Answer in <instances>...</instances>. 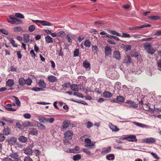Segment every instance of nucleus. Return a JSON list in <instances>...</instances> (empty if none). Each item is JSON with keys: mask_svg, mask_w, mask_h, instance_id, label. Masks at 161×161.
<instances>
[{"mask_svg": "<svg viewBox=\"0 0 161 161\" xmlns=\"http://www.w3.org/2000/svg\"><path fill=\"white\" fill-rule=\"evenodd\" d=\"M70 88L73 91L77 92L79 90L78 86L77 85L75 84H72L71 85Z\"/></svg>", "mask_w": 161, "mask_h": 161, "instance_id": "nucleus-20", "label": "nucleus"}, {"mask_svg": "<svg viewBox=\"0 0 161 161\" xmlns=\"http://www.w3.org/2000/svg\"><path fill=\"white\" fill-rule=\"evenodd\" d=\"M141 29L140 28V26H136L134 27H129V30H137V29Z\"/></svg>", "mask_w": 161, "mask_h": 161, "instance_id": "nucleus-55", "label": "nucleus"}, {"mask_svg": "<svg viewBox=\"0 0 161 161\" xmlns=\"http://www.w3.org/2000/svg\"><path fill=\"white\" fill-rule=\"evenodd\" d=\"M123 140H127L128 141L131 142H136L137 139L136 138V136L134 135H130L126 136L125 137L123 138Z\"/></svg>", "mask_w": 161, "mask_h": 161, "instance_id": "nucleus-5", "label": "nucleus"}, {"mask_svg": "<svg viewBox=\"0 0 161 161\" xmlns=\"http://www.w3.org/2000/svg\"><path fill=\"white\" fill-rule=\"evenodd\" d=\"M64 151L65 152H67L68 153H75V152H74V149H70L69 148H67V149H64Z\"/></svg>", "mask_w": 161, "mask_h": 161, "instance_id": "nucleus-50", "label": "nucleus"}, {"mask_svg": "<svg viewBox=\"0 0 161 161\" xmlns=\"http://www.w3.org/2000/svg\"><path fill=\"white\" fill-rule=\"evenodd\" d=\"M156 140L153 138H149L146 139V142L148 144L153 143L155 142Z\"/></svg>", "mask_w": 161, "mask_h": 161, "instance_id": "nucleus-21", "label": "nucleus"}, {"mask_svg": "<svg viewBox=\"0 0 161 161\" xmlns=\"http://www.w3.org/2000/svg\"><path fill=\"white\" fill-rule=\"evenodd\" d=\"M18 153H10L9 155V156L15 159H17L18 158Z\"/></svg>", "mask_w": 161, "mask_h": 161, "instance_id": "nucleus-23", "label": "nucleus"}, {"mask_svg": "<svg viewBox=\"0 0 161 161\" xmlns=\"http://www.w3.org/2000/svg\"><path fill=\"white\" fill-rule=\"evenodd\" d=\"M73 132L72 130H67L65 132L64 143L65 145L69 144V141L71 140L73 137Z\"/></svg>", "mask_w": 161, "mask_h": 161, "instance_id": "nucleus-2", "label": "nucleus"}, {"mask_svg": "<svg viewBox=\"0 0 161 161\" xmlns=\"http://www.w3.org/2000/svg\"><path fill=\"white\" fill-rule=\"evenodd\" d=\"M114 57L116 59L119 60L120 59V53L119 51H116L114 52Z\"/></svg>", "mask_w": 161, "mask_h": 161, "instance_id": "nucleus-14", "label": "nucleus"}, {"mask_svg": "<svg viewBox=\"0 0 161 161\" xmlns=\"http://www.w3.org/2000/svg\"><path fill=\"white\" fill-rule=\"evenodd\" d=\"M35 29V26L33 25H31L28 28L29 31L30 32H32Z\"/></svg>", "mask_w": 161, "mask_h": 161, "instance_id": "nucleus-45", "label": "nucleus"}, {"mask_svg": "<svg viewBox=\"0 0 161 161\" xmlns=\"http://www.w3.org/2000/svg\"><path fill=\"white\" fill-rule=\"evenodd\" d=\"M157 63L158 67L159 68L161 69V59H159L158 60ZM158 69L161 70V69Z\"/></svg>", "mask_w": 161, "mask_h": 161, "instance_id": "nucleus-63", "label": "nucleus"}, {"mask_svg": "<svg viewBox=\"0 0 161 161\" xmlns=\"http://www.w3.org/2000/svg\"><path fill=\"white\" fill-rule=\"evenodd\" d=\"M104 97L106 98H109L113 96V94L110 92L107 91H105L103 93Z\"/></svg>", "mask_w": 161, "mask_h": 161, "instance_id": "nucleus-15", "label": "nucleus"}, {"mask_svg": "<svg viewBox=\"0 0 161 161\" xmlns=\"http://www.w3.org/2000/svg\"><path fill=\"white\" fill-rule=\"evenodd\" d=\"M3 161H13V160L8 157H7L3 158Z\"/></svg>", "mask_w": 161, "mask_h": 161, "instance_id": "nucleus-60", "label": "nucleus"}, {"mask_svg": "<svg viewBox=\"0 0 161 161\" xmlns=\"http://www.w3.org/2000/svg\"><path fill=\"white\" fill-rule=\"evenodd\" d=\"M84 45L85 47H90L91 45V42L89 40H87L85 42Z\"/></svg>", "mask_w": 161, "mask_h": 161, "instance_id": "nucleus-37", "label": "nucleus"}, {"mask_svg": "<svg viewBox=\"0 0 161 161\" xmlns=\"http://www.w3.org/2000/svg\"><path fill=\"white\" fill-rule=\"evenodd\" d=\"M85 142L87 144L84 145V147H86V148H83L82 149V151L88 155H91V153L89 149H94L95 148V142H92L91 140L89 138L85 139Z\"/></svg>", "mask_w": 161, "mask_h": 161, "instance_id": "nucleus-1", "label": "nucleus"}, {"mask_svg": "<svg viewBox=\"0 0 161 161\" xmlns=\"http://www.w3.org/2000/svg\"><path fill=\"white\" fill-rule=\"evenodd\" d=\"M65 38L69 43L71 44L72 42V39L74 38V37H72V36L70 34H67L65 36Z\"/></svg>", "mask_w": 161, "mask_h": 161, "instance_id": "nucleus-18", "label": "nucleus"}, {"mask_svg": "<svg viewBox=\"0 0 161 161\" xmlns=\"http://www.w3.org/2000/svg\"><path fill=\"white\" fill-rule=\"evenodd\" d=\"M106 36L107 37L109 38H113L114 39H115V40H117V41H119V38L118 37H117L116 36H113V35L109 36V35H106Z\"/></svg>", "mask_w": 161, "mask_h": 161, "instance_id": "nucleus-47", "label": "nucleus"}, {"mask_svg": "<svg viewBox=\"0 0 161 161\" xmlns=\"http://www.w3.org/2000/svg\"><path fill=\"white\" fill-rule=\"evenodd\" d=\"M131 46L130 45H127L125 46L124 48L126 51H128L129 50H131Z\"/></svg>", "mask_w": 161, "mask_h": 161, "instance_id": "nucleus-49", "label": "nucleus"}, {"mask_svg": "<svg viewBox=\"0 0 161 161\" xmlns=\"http://www.w3.org/2000/svg\"><path fill=\"white\" fill-rule=\"evenodd\" d=\"M25 84L28 85H30L32 82V80L29 78L25 80Z\"/></svg>", "mask_w": 161, "mask_h": 161, "instance_id": "nucleus-53", "label": "nucleus"}, {"mask_svg": "<svg viewBox=\"0 0 161 161\" xmlns=\"http://www.w3.org/2000/svg\"><path fill=\"white\" fill-rule=\"evenodd\" d=\"M104 51L106 55L108 56L111 54V48L108 46H106L105 48Z\"/></svg>", "mask_w": 161, "mask_h": 161, "instance_id": "nucleus-13", "label": "nucleus"}, {"mask_svg": "<svg viewBox=\"0 0 161 161\" xmlns=\"http://www.w3.org/2000/svg\"><path fill=\"white\" fill-rule=\"evenodd\" d=\"M81 158V156L80 154H77L74 155L73 157V159L74 161L78 160L80 159Z\"/></svg>", "mask_w": 161, "mask_h": 161, "instance_id": "nucleus-36", "label": "nucleus"}, {"mask_svg": "<svg viewBox=\"0 0 161 161\" xmlns=\"http://www.w3.org/2000/svg\"><path fill=\"white\" fill-rule=\"evenodd\" d=\"M38 85L41 87L45 88L46 87V85L43 81H40L38 83Z\"/></svg>", "mask_w": 161, "mask_h": 161, "instance_id": "nucleus-38", "label": "nucleus"}, {"mask_svg": "<svg viewBox=\"0 0 161 161\" xmlns=\"http://www.w3.org/2000/svg\"><path fill=\"white\" fill-rule=\"evenodd\" d=\"M86 125L87 128H89L93 126V124L91 122L88 121L86 123Z\"/></svg>", "mask_w": 161, "mask_h": 161, "instance_id": "nucleus-57", "label": "nucleus"}, {"mask_svg": "<svg viewBox=\"0 0 161 161\" xmlns=\"http://www.w3.org/2000/svg\"><path fill=\"white\" fill-rule=\"evenodd\" d=\"M9 40L12 45L14 47H18L17 45L15 43V41L12 37H9Z\"/></svg>", "mask_w": 161, "mask_h": 161, "instance_id": "nucleus-30", "label": "nucleus"}, {"mask_svg": "<svg viewBox=\"0 0 161 161\" xmlns=\"http://www.w3.org/2000/svg\"><path fill=\"white\" fill-rule=\"evenodd\" d=\"M111 150V147H108L107 148L104 147L103 148L102 151L101 152V154L102 155H105L108 153H110Z\"/></svg>", "mask_w": 161, "mask_h": 161, "instance_id": "nucleus-8", "label": "nucleus"}, {"mask_svg": "<svg viewBox=\"0 0 161 161\" xmlns=\"http://www.w3.org/2000/svg\"><path fill=\"white\" fill-rule=\"evenodd\" d=\"M29 133L30 134L33 136H37L38 134V131L36 129L33 128L30 129Z\"/></svg>", "mask_w": 161, "mask_h": 161, "instance_id": "nucleus-12", "label": "nucleus"}, {"mask_svg": "<svg viewBox=\"0 0 161 161\" xmlns=\"http://www.w3.org/2000/svg\"><path fill=\"white\" fill-rule=\"evenodd\" d=\"M39 121L41 122L45 123L48 122V119L44 117H42L39 119Z\"/></svg>", "mask_w": 161, "mask_h": 161, "instance_id": "nucleus-42", "label": "nucleus"}, {"mask_svg": "<svg viewBox=\"0 0 161 161\" xmlns=\"http://www.w3.org/2000/svg\"><path fill=\"white\" fill-rule=\"evenodd\" d=\"M5 137L3 134L0 133V142H3L5 139Z\"/></svg>", "mask_w": 161, "mask_h": 161, "instance_id": "nucleus-56", "label": "nucleus"}, {"mask_svg": "<svg viewBox=\"0 0 161 161\" xmlns=\"http://www.w3.org/2000/svg\"><path fill=\"white\" fill-rule=\"evenodd\" d=\"M11 132V128H8L7 126L6 128H4L3 130V132L4 134L6 136L10 135Z\"/></svg>", "mask_w": 161, "mask_h": 161, "instance_id": "nucleus-10", "label": "nucleus"}, {"mask_svg": "<svg viewBox=\"0 0 161 161\" xmlns=\"http://www.w3.org/2000/svg\"><path fill=\"white\" fill-rule=\"evenodd\" d=\"M19 83L21 86H24L25 84V80L22 77L20 78L19 79Z\"/></svg>", "mask_w": 161, "mask_h": 161, "instance_id": "nucleus-27", "label": "nucleus"}, {"mask_svg": "<svg viewBox=\"0 0 161 161\" xmlns=\"http://www.w3.org/2000/svg\"><path fill=\"white\" fill-rule=\"evenodd\" d=\"M92 49L94 53H97L98 51L97 47L96 46H92Z\"/></svg>", "mask_w": 161, "mask_h": 161, "instance_id": "nucleus-44", "label": "nucleus"}, {"mask_svg": "<svg viewBox=\"0 0 161 161\" xmlns=\"http://www.w3.org/2000/svg\"><path fill=\"white\" fill-rule=\"evenodd\" d=\"M17 138L14 137H11L8 139V142L10 144L13 145L16 142Z\"/></svg>", "mask_w": 161, "mask_h": 161, "instance_id": "nucleus-9", "label": "nucleus"}, {"mask_svg": "<svg viewBox=\"0 0 161 161\" xmlns=\"http://www.w3.org/2000/svg\"><path fill=\"white\" fill-rule=\"evenodd\" d=\"M37 126L41 130H44L45 129V126L43 125L42 124L40 123H37Z\"/></svg>", "mask_w": 161, "mask_h": 161, "instance_id": "nucleus-41", "label": "nucleus"}, {"mask_svg": "<svg viewBox=\"0 0 161 161\" xmlns=\"http://www.w3.org/2000/svg\"><path fill=\"white\" fill-rule=\"evenodd\" d=\"M2 119L3 120L5 121L9 122L11 123H12L14 122L13 120L9 119V118H7L3 117Z\"/></svg>", "mask_w": 161, "mask_h": 161, "instance_id": "nucleus-46", "label": "nucleus"}, {"mask_svg": "<svg viewBox=\"0 0 161 161\" xmlns=\"http://www.w3.org/2000/svg\"><path fill=\"white\" fill-rule=\"evenodd\" d=\"M124 63L129 64L131 62V58L129 56H127L125 57L124 60Z\"/></svg>", "mask_w": 161, "mask_h": 161, "instance_id": "nucleus-22", "label": "nucleus"}, {"mask_svg": "<svg viewBox=\"0 0 161 161\" xmlns=\"http://www.w3.org/2000/svg\"><path fill=\"white\" fill-rule=\"evenodd\" d=\"M31 123L29 121L24 122L22 124L23 126L24 127H27L30 125Z\"/></svg>", "mask_w": 161, "mask_h": 161, "instance_id": "nucleus-48", "label": "nucleus"}, {"mask_svg": "<svg viewBox=\"0 0 161 161\" xmlns=\"http://www.w3.org/2000/svg\"><path fill=\"white\" fill-rule=\"evenodd\" d=\"M7 85L9 87H12L14 85L13 80L12 79H9L6 82Z\"/></svg>", "mask_w": 161, "mask_h": 161, "instance_id": "nucleus-29", "label": "nucleus"}, {"mask_svg": "<svg viewBox=\"0 0 161 161\" xmlns=\"http://www.w3.org/2000/svg\"><path fill=\"white\" fill-rule=\"evenodd\" d=\"M133 123L135 125L142 128H146L147 127V125L145 124L140 123L136 122H133Z\"/></svg>", "mask_w": 161, "mask_h": 161, "instance_id": "nucleus-19", "label": "nucleus"}, {"mask_svg": "<svg viewBox=\"0 0 161 161\" xmlns=\"http://www.w3.org/2000/svg\"><path fill=\"white\" fill-rule=\"evenodd\" d=\"M24 153L28 155L31 154L33 152L32 150L29 147H27L24 150Z\"/></svg>", "mask_w": 161, "mask_h": 161, "instance_id": "nucleus-16", "label": "nucleus"}, {"mask_svg": "<svg viewBox=\"0 0 161 161\" xmlns=\"http://www.w3.org/2000/svg\"><path fill=\"white\" fill-rule=\"evenodd\" d=\"M48 79L49 81L52 82H54L56 80V77L53 75L48 76Z\"/></svg>", "mask_w": 161, "mask_h": 161, "instance_id": "nucleus-34", "label": "nucleus"}, {"mask_svg": "<svg viewBox=\"0 0 161 161\" xmlns=\"http://www.w3.org/2000/svg\"><path fill=\"white\" fill-rule=\"evenodd\" d=\"M63 89L65 90L66 88H69L71 86V84L69 82L65 83L64 85H62Z\"/></svg>", "mask_w": 161, "mask_h": 161, "instance_id": "nucleus-32", "label": "nucleus"}, {"mask_svg": "<svg viewBox=\"0 0 161 161\" xmlns=\"http://www.w3.org/2000/svg\"><path fill=\"white\" fill-rule=\"evenodd\" d=\"M40 24L43 26H49L52 25L51 23L44 20H41Z\"/></svg>", "mask_w": 161, "mask_h": 161, "instance_id": "nucleus-26", "label": "nucleus"}, {"mask_svg": "<svg viewBox=\"0 0 161 161\" xmlns=\"http://www.w3.org/2000/svg\"><path fill=\"white\" fill-rule=\"evenodd\" d=\"M116 100L118 102L122 103L124 102L125 100V98L122 96H119L117 97Z\"/></svg>", "mask_w": 161, "mask_h": 161, "instance_id": "nucleus-33", "label": "nucleus"}, {"mask_svg": "<svg viewBox=\"0 0 161 161\" xmlns=\"http://www.w3.org/2000/svg\"><path fill=\"white\" fill-rule=\"evenodd\" d=\"M9 19H7L8 22L12 24H20L22 23V21L16 17H14V16L10 15L9 16Z\"/></svg>", "mask_w": 161, "mask_h": 161, "instance_id": "nucleus-3", "label": "nucleus"}, {"mask_svg": "<svg viewBox=\"0 0 161 161\" xmlns=\"http://www.w3.org/2000/svg\"><path fill=\"white\" fill-rule=\"evenodd\" d=\"M15 16L16 17L21 19H23L24 18V15L20 13H15Z\"/></svg>", "mask_w": 161, "mask_h": 161, "instance_id": "nucleus-39", "label": "nucleus"}, {"mask_svg": "<svg viewBox=\"0 0 161 161\" xmlns=\"http://www.w3.org/2000/svg\"><path fill=\"white\" fill-rule=\"evenodd\" d=\"M45 39L46 42L48 43L52 42L53 41V39L49 36H46Z\"/></svg>", "mask_w": 161, "mask_h": 161, "instance_id": "nucleus-24", "label": "nucleus"}, {"mask_svg": "<svg viewBox=\"0 0 161 161\" xmlns=\"http://www.w3.org/2000/svg\"><path fill=\"white\" fill-rule=\"evenodd\" d=\"M106 158L109 160H113L114 159V155L112 154H109L106 156Z\"/></svg>", "mask_w": 161, "mask_h": 161, "instance_id": "nucleus-31", "label": "nucleus"}, {"mask_svg": "<svg viewBox=\"0 0 161 161\" xmlns=\"http://www.w3.org/2000/svg\"><path fill=\"white\" fill-rule=\"evenodd\" d=\"M19 140L22 143H26L27 142L28 139L24 136H21L19 137Z\"/></svg>", "mask_w": 161, "mask_h": 161, "instance_id": "nucleus-17", "label": "nucleus"}, {"mask_svg": "<svg viewBox=\"0 0 161 161\" xmlns=\"http://www.w3.org/2000/svg\"><path fill=\"white\" fill-rule=\"evenodd\" d=\"M125 103L128 104L127 106L130 108L132 107L134 108H136L138 106V104H136L135 102L131 101H127Z\"/></svg>", "mask_w": 161, "mask_h": 161, "instance_id": "nucleus-7", "label": "nucleus"}, {"mask_svg": "<svg viewBox=\"0 0 161 161\" xmlns=\"http://www.w3.org/2000/svg\"><path fill=\"white\" fill-rule=\"evenodd\" d=\"M0 32L6 35H8V32L3 29H0Z\"/></svg>", "mask_w": 161, "mask_h": 161, "instance_id": "nucleus-62", "label": "nucleus"}, {"mask_svg": "<svg viewBox=\"0 0 161 161\" xmlns=\"http://www.w3.org/2000/svg\"><path fill=\"white\" fill-rule=\"evenodd\" d=\"M32 91H40L43 90V89L42 88H38V87H34L32 89Z\"/></svg>", "mask_w": 161, "mask_h": 161, "instance_id": "nucleus-58", "label": "nucleus"}, {"mask_svg": "<svg viewBox=\"0 0 161 161\" xmlns=\"http://www.w3.org/2000/svg\"><path fill=\"white\" fill-rule=\"evenodd\" d=\"M141 36H143V35H142L139 34H136L134 35H133L132 36L134 37V38L137 39V38H141Z\"/></svg>", "mask_w": 161, "mask_h": 161, "instance_id": "nucleus-59", "label": "nucleus"}, {"mask_svg": "<svg viewBox=\"0 0 161 161\" xmlns=\"http://www.w3.org/2000/svg\"><path fill=\"white\" fill-rule=\"evenodd\" d=\"M23 117L25 119H30L31 117V115L29 113H26L24 114Z\"/></svg>", "mask_w": 161, "mask_h": 161, "instance_id": "nucleus-54", "label": "nucleus"}, {"mask_svg": "<svg viewBox=\"0 0 161 161\" xmlns=\"http://www.w3.org/2000/svg\"><path fill=\"white\" fill-rule=\"evenodd\" d=\"M144 48L145 50L149 53L152 54L155 52V50L152 48L150 43L146 42L144 44Z\"/></svg>", "mask_w": 161, "mask_h": 161, "instance_id": "nucleus-4", "label": "nucleus"}, {"mask_svg": "<svg viewBox=\"0 0 161 161\" xmlns=\"http://www.w3.org/2000/svg\"><path fill=\"white\" fill-rule=\"evenodd\" d=\"M148 19L154 20H157L160 19V17L158 16H152L148 17Z\"/></svg>", "mask_w": 161, "mask_h": 161, "instance_id": "nucleus-28", "label": "nucleus"}, {"mask_svg": "<svg viewBox=\"0 0 161 161\" xmlns=\"http://www.w3.org/2000/svg\"><path fill=\"white\" fill-rule=\"evenodd\" d=\"M16 104L14 103H13L12 104H8L5 107V109L9 111H15L16 110V109L13 108L11 107L12 106H15Z\"/></svg>", "mask_w": 161, "mask_h": 161, "instance_id": "nucleus-6", "label": "nucleus"}, {"mask_svg": "<svg viewBox=\"0 0 161 161\" xmlns=\"http://www.w3.org/2000/svg\"><path fill=\"white\" fill-rule=\"evenodd\" d=\"M70 121L68 120H65L64 121L62 124V127L63 129H66L67 128L70 124Z\"/></svg>", "mask_w": 161, "mask_h": 161, "instance_id": "nucleus-11", "label": "nucleus"}, {"mask_svg": "<svg viewBox=\"0 0 161 161\" xmlns=\"http://www.w3.org/2000/svg\"><path fill=\"white\" fill-rule=\"evenodd\" d=\"M131 37L130 34L126 33H123L122 37L125 38H130Z\"/></svg>", "mask_w": 161, "mask_h": 161, "instance_id": "nucleus-52", "label": "nucleus"}, {"mask_svg": "<svg viewBox=\"0 0 161 161\" xmlns=\"http://www.w3.org/2000/svg\"><path fill=\"white\" fill-rule=\"evenodd\" d=\"M24 161H33L32 159L30 158V157L29 156L26 157L25 158L24 160Z\"/></svg>", "mask_w": 161, "mask_h": 161, "instance_id": "nucleus-64", "label": "nucleus"}, {"mask_svg": "<svg viewBox=\"0 0 161 161\" xmlns=\"http://www.w3.org/2000/svg\"><path fill=\"white\" fill-rule=\"evenodd\" d=\"M13 97L14 98L15 100V102L16 104L18 106L20 107L21 105V103L20 101L18 99V98L15 96H14Z\"/></svg>", "mask_w": 161, "mask_h": 161, "instance_id": "nucleus-40", "label": "nucleus"}, {"mask_svg": "<svg viewBox=\"0 0 161 161\" xmlns=\"http://www.w3.org/2000/svg\"><path fill=\"white\" fill-rule=\"evenodd\" d=\"M13 31L15 32L20 31H22V29L21 27L18 26L14 27Z\"/></svg>", "mask_w": 161, "mask_h": 161, "instance_id": "nucleus-43", "label": "nucleus"}, {"mask_svg": "<svg viewBox=\"0 0 161 161\" xmlns=\"http://www.w3.org/2000/svg\"><path fill=\"white\" fill-rule=\"evenodd\" d=\"M83 66L86 68H87L89 67L90 66V64L87 60H85L83 62Z\"/></svg>", "mask_w": 161, "mask_h": 161, "instance_id": "nucleus-35", "label": "nucleus"}, {"mask_svg": "<svg viewBox=\"0 0 161 161\" xmlns=\"http://www.w3.org/2000/svg\"><path fill=\"white\" fill-rule=\"evenodd\" d=\"M30 36L28 34H26L24 35L23 41L25 43H27L30 41Z\"/></svg>", "mask_w": 161, "mask_h": 161, "instance_id": "nucleus-25", "label": "nucleus"}, {"mask_svg": "<svg viewBox=\"0 0 161 161\" xmlns=\"http://www.w3.org/2000/svg\"><path fill=\"white\" fill-rule=\"evenodd\" d=\"M30 54L33 58H35L36 55L34 52V51L33 50H32L30 51Z\"/></svg>", "mask_w": 161, "mask_h": 161, "instance_id": "nucleus-61", "label": "nucleus"}, {"mask_svg": "<svg viewBox=\"0 0 161 161\" xmlns=\"http://www.w3.org/2000/svg\"><path fill=\"white\" fill-rule=\"evenodd\" d=\"M79 50L77 49H76L74 52V56L75 57L78 56L79 55Z\"/></svg>", "mask_w": 161, "mask_h": 161, "instance_id": "nucleus-51", "label": "nucleus"}]
</instances>
